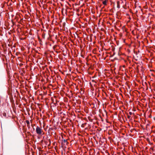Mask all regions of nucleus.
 <instances>
[{"label": "nucleus", "mask_w": 155, "mask_h": 155, "mask_svg": "<svg viewBox=\"0 0 155 155\" xmlns=\"http://www.w3.org/2000/svg\"><path fill=\"white\" fill-rule=\"evenodd\" d=\"M25 122L27 124V127L29 128L30 127L29 121L28 120H26Z\"/></svg>", "instance_id": "obj_2"}, {"label": "nucleus", "mask_w": 155, "mask_h": 155, "mask_svg": "<svg viewBox=\"0 0 155 155\" xmlns=\"http://www.w3.org/2000/svg\"><path fill=\"white\" fill-rule=\"evenodd\" d=\"M117 7H118V8H120V7H119V5H117Z\"/></svg>", "instance_id": "obj_5"}, {"label": "nucleus", "mask_w": 155, "mask_h": 155, "mask_svg": "<svg viewBox=\"0 0 155 155\" xmlns=\"http://www.w3.org/2000/svg\"><path fill=\"white\" fill-rule=\"evenodd\" d=\"M36 132L38 135H41L42 134V130L38 126H37L36 128Z\"/></svg>", "instance_id": "obj_1"}, {"label": "nucleus", "mask_w": 155, "mask_h": 155, "mask_svg": "<svg viewBox=\"0 0 155 155\" xmlns=\"http://www.w3.org/2000/svg\"><path fill=\"white\" fill-rule=\"evenodd\" d=\"M132 114V112H129V114H130V115H131V114Z\"/></svg>", "instance_id": "obj_4"}, {"label": "nucleus", "mask_w": 155, "mask_h": 155, "mask_svg": "<svg viewBox=\"0 0 155 155\" xmlns=\"http://www.w3.org/2000/svg\"><path fill=\"white\" fill-rule=\"evenodd\" d=\"M108 0H104L103 2V4L104 5H106Z\"/></svg>", "instance_id": "obj_3"}, {"label": "nucleus", "mask_w": 155, "mask_h": 155, "mask_svg": "<svg viewBox=\"0 0 155 155\" xmlns=\"http://www.w3.org/2000/svg\"><path fill=\"white\" fill-rule=\"evenodd\" d=\"M130 116H128V118H130Z\"/></svg>", "instance_id": "obj_6"}]
</instances>
